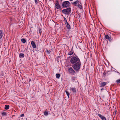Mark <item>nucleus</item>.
<instances>
[{"mask_svg":"<svg viewBox=\"0 0 120 120\" xmlns=\"http://www.w3.org/2000/svg\"><path fill=\"white\" fill-rule=\"evenodd\" d=\"M73 50H71L68 53V55H71L73 54Z\"/></svg>","mask_w":120,"mask_h":120,"instance_id":"15","label":"nucleus"},{"mask_svg":"<svg viewBox=\"0 0 120 120\" xmlns=\"http://www.w3.org/2000/svg\"><path fill=\"white\" fill-rule=\"evenodd\" d=\"M3 116L5 115H6V113L5 112H3L2 113Z\"/></svg>","mask_w":120,"mask_h":120,"instance_id":"23","label":"nucleus"},{"mask_svg":"<svg viewBox=\"0 0 120 120\" xmlns=\"http://www.w3.org/2000/svg\"><path fill=\"white\" fill-rule=\"evenodd\" d=\"M19 57L20 58L22 57L23 58L24 56V55L23 53H20L19 54Z\"/></svg>","mask_w":120,"mask_h":120,"instance_id":"12","label":"nucleus"},{"mask_svg":"<svg viewBox=\"0 0 120 120\" xmlns=\"http://www.w3.org/2000/svg\"><path fill=\"white\" fill-rule=\"evenodd\" d=\"M50 52V50H47L46 51V52L48 54Z\"/></svg>","mask_w":120,"mask_h":120,"instance_id":"25","label":"nucleus"},{"mask_svg":"<svg viewBox=\"0 0 120 120\" xmlns=\"http://www.w3.org/2000/svg\"><path fill=\"white\" fill-rule=\"evenodd\" d=\"M79 59L77 57L73 56L72 57L70 60V62L71 64H75L80 61Z\"/></svg>","mask_w":120,"mask_h":120,"instance_id":"1","label":"nucleus"},{"mask_svg":"<svg viewBox=\"0 0 120 120\" xmlns=\"http://www.w3.org/2000/svg\"><path fill=\"white\" fill-rule=\"evenodd\" d=\"M65 92H66L67 95V96H68V98H69V95H70L69 93L68 92V91L67 90L65 91Z\"/></svg>","mask_w":120,"mask_h":120,"instance_id":"17","label":"nucleus"},{"mask_svg":"<svg viewBox=\"0 0 120 120\" xmlns=\"http://www.w3.org/2000/svg\"><path fill=\"white\" fill-rule=\"evenodd\" d=\"M78 6L80 9H81L82 8V6L81 5H79Z\"/></svg>","mask_w":120,"mask_h":120,"instance_id":"27","label":"nucleus"},{"mask_svg":"<svg viewBox=\"0 0 120 120\" xmlns=\"http://www.w3.org/2000/svg\"><path fill=\"white\" fill-rule=\"evenodd\" d=\"M108 83V82H102L100 84V86L101 87H104Z\"/></svg>","mask_w":120,"mask_h":120,"instance_id":"8","label":"nucleus"},{"mask_svg":"<svg viewBox=\"0 0 120 120\" xmlns=\"http://www.w3.org/2000/svg\"><path fill=\"white\" fill-rule=\"evenodd\" d=\"M44 114L45 116H47L48 115V112L46 111L44 112Z\"/></svg>","mask_w":120,"mask_h":120,"instance_id":"21","label":"nucleus"},{"mask_svg":"<svg viewBox=\"0 0 120 120\" xmlns=\"http://www.w3.org/2000/svg\"><path fill=\"white\" fill-rule=\"evenodd\" d=\"M67 69L69 72L71 74L73 75H75V71L71 68L68 67L67 68Z\"/></svg>","mask_w":120,"mask_h":120,"instance_id":"5","label":"nucleus"},{"mask_svg":"<svg viewBox=\"0 0 120 120\" xmlns=\"http://www.w3.org/2000/svg\"><path fill=\"white\" fill-rule=\"evenodd\" d=\"M72 79L73 80H75V79L74 78H72Z\"/></svg>","mask_w":120,"mask_h":120,"instance_id":"32","label":"nucleus"},{"mask_svg":"<svg viewBox=\"0 0 120 120\" xmlns=\"http://www.w3.org/2000/svg\"><path fill=\"white\" fill-rule=\"evenodd\" d=\"M9 108V106L8 105H6L5 106V109L8 110V109Z\"/></svg>","mask_w":120,"mask_h":120,"instance_id":"14","label":"nucleus"},{"mask_svg":"<svg viewBox=\"0 0 120 120\" xmlns=\"http://www.w3.org/2000/svg\"><path fill=\"white\" fill-rule=\"evenodd\" d=\"M98 115L99 116L101 119L102 118L104 117L102 115H101L100 114H98Z\"/></svg>","mask_w":120,"mask_h":120,"instance_id":"20","label":"nucleus"},{"mask_svg":"<svg viewBox=\"0 0 120 120\" xmlns=\"http://www.w3.org/2000/svg\"><path fill=\"white\" fill-rule=\"evenodd\" d=\"M64 21H65V24L67 23H68V22L67 21V20L65 18H64Z\"/></svg>","mask_w":120,"mask_h":120,"instance_id":"22","label":"nucleus"},{"mask_svg":"<svg viewBox=\"0 0 120 120\" xmlns=\"http://www.w3.org/2000/svg\"><path fill=\"white\" fill-rule=\"evenodd\" d=\"M35 3L36 4H37L38 3V2L37 0H34Z\"/></svg>","mask_w":120,"mask_h":120,"instance_id":"29","label":"nucleus"},{"mask_svg":"<svg viewBox=\"0 0 120 120\" xmlns=\"http://www.w3.org/2000/svg\"><path fill=\"white\" fill-rule=\"evenodd\" d=\"M3 75H4V74H2L1 75V76H3Z\"/></svg>","mask_w":120,"mask_h":120,"instance_id":"30","label":"nucleus"},{"mask_svg":"<svg viewBox=\"0 0 120 120\" xmlns=\"http://www.w3.org/2000/svg\"><path fill=\"white\" fill-rule=\"evenodd\" d=\"M65 24L66 25V26L68 29H71L70 26L68 23H67Z\"/></svg>","mask_w":120,"mask_h":120,"instance_id":"11","label":"nucleus"},{"mask_svg":"<svg viewBox=\"0 0 120 120\" xmlns=\"http://www.w3.org/2000/svg\"><path fill=\"white\" fill-rule=\"evenodd\" d=\"M75 64L72 66L73 68L76 71H78L79 70L80 68L81 65L80 61L74 64Z\"/></svg>","mask_w":120,"mask_h":120,"instance_id":"2","label":"nucleus"},{"mask_svg":"<svg viewBox=\"0 0 120 120\" xmlns=\"http://www.w3.org/2000/svg\"><path fill=\"white\" fill-rule=\"evenodd\" d=\"M55 7L57 9H59L61 8L59 3L58 1L57 0L56 1V3L55 4Z\"/></svg>","mask_w":120,"mask_h":120,"instance_id":"7","label":"nucleus"},{"mask_svg":"<svg viewBox=\"0 0 120 120\" xmlns=\"http://www.w3.org/2000/svg\"><path fill=\"white\" fill-rule=\"evenodd\" d=\"M71 8H67L63 9L62 10V12L64 14H68L71 11Z\"/></svg>","mask_w":120,"mask_h":120,"instance_id":"3","label":"nucleus"},{"mask_svg":"<svg viewBox=\"0 0 120 120\" xmlns=\"http://www.w3.org/2000/svg\"><path fill=\"white\" fill-rule=\"evenodd\" d=\"M71 93L73 94H75L76 92V89L75 88H71L70 89Z\"/></svg>","mask_w":120,"mask_h":120,"instance_id":"6","label":"nucleus"},{"mask_svg":"<svg viewBox=\"0 0 120 120\" xmlns=\"http://www.w3.org/2000/svg\"><path fill=\"white\" fill-rule=\"evenodd\" d=\"M105 38L106 39H110V38L107 35H105Z\"/></svg>","mask_w":120,"mask_h":120,"instance_id":"19","label":"nucleus"},{"mask_svg":"<svg viewBox=\"0 0 120 120\" xmlns=\"http://www.w3.org/2000/svg\"><path fill=\"white\" fill-rule=\"evenodd\" d=\"M104 89L103 88H102L101 89V90L102 91V90Z\"/></svg>","mask_w":120,"mask_h":120,"instance_id":"31","label":"nucleus"},{"mask_svg":"<svg viewBox=\"0 0 120 120\" xmlns=\"http://www.w3.org/2000/svg\"><path fill=\"white\" fill-rule=\"evenodd\" d=\"M60 76V75L59 74H56V77L59 79Z\"/></svg>","mask_w":120,"mask_h":120,"instance_id":"16","label":"nucleus"},{"mask_svg":"<svg viewBox=\"0 0 120 120\" xmlns=\"http://www.w3.org/2000/svg\"><path fill=\"white\" fill-rule=\"evenodd\" d=\"M79 3V1H78L77 0L73 3V4L75 5V6L78 5Z\"/></svg>","mask_w":120,"mask_h":120,"instance_id":"10","label":"nucleus"},{"mask_svg":"<svg viewBox=\"0 0 120 120\" xmlns=\"http://www.w3.org/2000/svg\"><path fill=\"white\" fill-rule=\"evenodd\" d=\"M70 1H72L73 0H69Z\"/></svg>","mask_w":120,"mask_h":120,"instance_id":"33","label":"nucleus"},{"mask_svg":"<svg viewBox=\"0 0 120 120\" xmlns=\"http://www.w3.org/2000/svg\"><path fill=\"white\" fill-rule=\"evenodd\" d=\"M116 82L120 83V79H119L117 80Z\"/></svg>","mask_w":120,"mask_h":120,"instance_id":"24","label":"nucleus"},{"mask_svg":"<svg viewBox=\"0 0 120 120\" xmlns=\"http://www.w3.org/2000/svg\"><path fill=\"white\" fill-rule=\"evenodd\" d=\"M3 34L2 33V30H0V39L1 38L3 35Z\"/></svg>","mask_w":120,"mask_h":120,"instance_id":"13","label":"nucleus"},{"mask_svg":"<svg viewBox=\"0 0 120 120\" xmlns=\"http://www.w3.org/2000/svg\"><path fill=\"white\" fill-rule=\"evenodd\" d=\"M31 44L33 48L34 49L36 48V45L33 41H31Z\"/></svg>","mask_w":120,"mask_h":120,"instance_id":"9","label":"nucleus"},{"mask_svg":"<svg viewBox=\"0 0 120 120\" xmlns=\"http://www.w3.org/2000/svg\"><path fill=\"white\" fill-rule=\"evenodd\" d=\"M70 4V3L68 1H64L62 3V6L64 7H68L69 6Z\"/></svg>","mask_w":120,"mask_h":120,"instance_id":"4","label":"nucleus"},{"mask_svg":"<svg viewBox=\"0 0 120 120\" xmlns=\"http://www.w3.org/2000/svg\"><path fill=\"white\" fill-rule=\"evenodd\" d=\"M21 41L23 43H25L26 42V41L25 39L22 38L21 39Z\"/></svg>","mask_w":120,"mask_h":120,"instance_id":"18","label":"nucleus"},{"mask_svg":"<svg viewBox=\"0 0 120 120\" xmlns=\"http://www.w3.org/2000/svg\"><path fill=\"white\" fill-rule=\"evenodd\" d=\"M101 119L102 120H106L104 116L102 118H101Z\"/></svg>","mask_w":120,"mask_h":120,"instance_id":"26","label":"nucleus"},{"mask_svg":"<svg viewBox=\"0 0 120 120\" xmlns=\"http://www.w3.org/2000/svg\"><path fill=\"white\" fill-rule=\"evenodd\" d=\"M24 116V114H21L20 115V117H23V116Z\"/></svg>","mask_w":120,"mask_h":120,"instance_id":"28","label":"nucleus"}]
</instances>
